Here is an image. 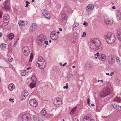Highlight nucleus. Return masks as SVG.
I'll return each instance as SVG.
<instances>
[{
  "label": "nucleus",
  "mask_w": 121,
  "mask_h": 121,
  "mask_svg": "<svg viewBox=\"0 0 121 121\" xmlns=\"http://www.w3.org/2000/svg\"><path fill=\"white\" fill-rule=\"evenodd\" d=\"M90 47L91 49L94 51H97L102 48V46L100 40L95 38L90 40Z\"/></svg>",
  "instance_id": "1"
},
{
  "label": "nucleus",
  "mask_w": 121,
  "mask_h": 121,
  "mask_svg": "<svg viewBox=\"0 0 121 121\" xmlns=\"http://www.w3.org/2000/svg\"><path fill=\"white\" fill-rule=\"evenodd\" d=\"M104 37L108 43L112 44L113 43L115 40V37L114 35L110 33L104 35Z\"/></svg>",
  "instance_id": "2"
},
{
  "label": "nucleus",
  "mask_w": 121,
  "mask_h": 121,
  "mask_svg": "<svg viewBox=\"0 0 121 121\" xmlns=\"http://www.w3.org/2000/svg\"><path fill=\"white\" fill-rule=\"evenodd\" d=\"M46 65V62L44 58L42 56L38 57V61L36 64V65L40 69L44 68Z\"/></svg>",
  "instance_id": "3"
},
{
  "label": "nucleus",
  "mask_w": 121,
  "mask_h": 121,
  "mask_svg": "<svg viewBox=\"0 0 121 121\" xmlns=\"http://www.w3.org/2000/svg\"><path fill=\"white\" fill-rule=\"evenodd\" d=\"M110 90L108 87H104L100 92L99 95L100 97H104L109 95L110 93Z\"/></svg>",
  "instance_id": "4"
},
{
  "label": "nucleus",
  "mask_w": 121,
  "mask_h": 121,
  "mask_svg": "<svg viewBox=\"0 0 121 121\" xmlns=\"http://www.w3.org/2000/svg\"><path fill=\"white\" fill-rule=\"evenodd\" d=\"M46 39L45 36H44L42 35H40L37 37L36 39V40L38 45L41 46L43 45L44 40Z\"/></svg>",
  "instance_id": "5"
},
{
  "label": "nucleus",
  "mask_w": 121,
  "mask_h": 121,
  "mask_svg": "<svg viewBox=\"0 0 121 121\" xmlns=\"http://www.w3.org/2000/svg\"><path fill=\"white\" fill-rule=\"evenodd\" d=\"M30 118V114L28 113H26L22 116V121H29Z\"/></svg>",
  "instance_id": "6"
},
{
  "label": "nucleus",
  "mask_w": 121,
  "mask_h": 121,
  "mask_svg": "<svg viewBox=\"0 0 121 121\" xmlns=\"http://www.w3.org/2000/svg\"><path fill=\"white\" fill-rule=\"evenodd\" d=\"M22 51L23 54L26 56H28L30 53L29 49L27 46H24L23 47Z\"/></svg>",
  "instance_id": "7"
},
{
  "label": "nucleus",
  "mask_w": 121,
  "mask_h": 121,
  "mask_svg": "<svg viewBox=\"0 0 121 121\" xmlns=\"http://www.w3.org/2000/svg\"><path fill=\"white\" fill-rule=\"evenodd\" d=\"M50 35L51 39L54 40H56L58 38V36L56 35V32L55 31H52Z\"/></svg>",
  "instance_id": "8"
},
{
  "label": "nucleus",
  "mask_w": 121,
  "mask_h": 121,
  "mask_svg": "<svg viewBox=\"0 0 121 121\" xmlns=\"http://www.w3.org/2000/svg\"><path fill=\"white\" fill-rule=\"evenodd\" d=\"M61 99L59 97L55 98L54 99L53 102L54 105L56 107H58V105H60V103Z\"/></svg>",
  "instance_id": "9"
},
{
  "label": "nucleus",
  "mask_w": 121,
  "mask_h": 121,
  "mask_svg": "<svg viewBox=\"0 0 121 121\" xmlns=\"http://www.w3.org/2000/svg\"><path fill=\"white\" fill-rule=\"evenodd\" d=\"M29 104L31 106L33 107H36L38 104L37 101L33 99H31L30 101Z\"/></svg>",
  "instance_id": "10"
},
{
  "label": "nucleus",
  "mask_w": 121,
  "mask_h": 121,
  "mask_svg": "<svg viewBox=\"0 0 121 121\" xmlns=\"http://www.w3.org/2000/svg\"><path fill=\"white\" fill-rule=\"evenodd\" d=\"M92 116L90 114L87 115L84 118V121H95L93 119H92Z\"/></svg>",
  "instance_id": "11"
},
{
  "label": "nucleus",
  "mask_w": 121,
  "mask_h": 121,
  "mask_svg": "<svg viewBox=\"0 0 121 121\" xmlns=\"http://www.w3.org/2000/svg\"><path fill=\"white\" fill-rule=\"evenodd\" d=\"M37 27V26L35 23H33L30 26L29 31L31 33H33Z\"/></svg>",
  "instance_id": "12"
},
{
  "label": "nucleus",
  "mask_w": 121,
  "mask_h": 121,
  "mask_svg": "<svg viewBox=\"0 0 121 121\" xmlns=\"http://www.w3.org/2000/svg\"><path fill=\"white\" fill-rule=\"evenodd\" d=\"M28 95V93L27 91L26 90H24L22 92V95L21 97V99L22 100L25 99Z\"/></svg>",
  "instance_id": "13"
},
{
  "label": "nucleus",
  "mask_w": 121,
  "mask_h": 121,
  "mask_svg": "<svg viewBox=\"0 0 121 121\" xmlns=\"http://www.w3.org/2000/svg\"><path fill=\"white\" fill-rule=\"evenodd\" d=\"M114 61V59L113 56L111 55L109 56L108 62L110 64H113Z\"/></svg>",
  "instance_id": "14"
},
{
  "label": "nucleus",
  "mask_w": 121,
  "mask_h": 121,
  "mask_svg": "<svg viewBox=\"0 0 121 121\" xmlns=\"http://www.w3.org/2000/svg\"><path fill=\"white\" fill-rule=\"evenodd\" d=\"M105 23L108 25H110L113 23L112 20L109 19H106L104 21Z\"/></svg>",
  "instance_id": "15"
},
{
  "label": "nucleus",
  "mask_w": 121,
  "mask_h": 121,
  "mask_svg": "<svg viewBox=\"0 0 121 121\" xmlns=\"http://www.w3.org/2000/svg\"><path fill=\"white\" fill-rule=\"evenodd\" d=\"M94 6L93 4L88 5L86 8V9L87 11H90V10L92 9L94 7Z\"/></svg>",
  "instance_id": "16"
},
{
  "label": "nucleus",
  "mask_w": 121,
  "mask_h": 121,
  "mask_svg": "<svg viewBox=\"0 0 121 121\" xmlns=\"http://www.w3.org/2000/svg\"><path fill=\"white\" fill-rule=\"evenodd\" d=\"M98 58L100 60L104 61L106 59L105 55L104 54H101Z\"/></svg>",
  "instance_id": "17"
},
{
  "label": "nucleus",
  "mask_w": 121,
  "mask_h": 121,
  "mask_svg": "<svg viewBox=\"0 0 121 121\" xmlns=\"http://www.w3.org/2000/svg\"><path fill=\"white\" fill-rule=\"evenodd\" d=\"M91 64L89 63H87L85 65V68L87 70H91L92 68Z\"/></svg>",
  "instance_id": "18"
},
{
  "label": "nucleus",
  "mask_w": 121,
  "mask_h": 121,
  "mask_svg": "<svg viewBox=\"0 0 121 121\" xmlns=\"http://www.w3.org/2000/svg\"><path fill=\"white\" fill-rule=\"evenodd\" d=\"M67 19V17L66 14L64 13H63L62 14V16L61 17L60 19L62 21H63L66 20Z\"/></svg>",
  "instance_id": "19"
},
{
  "label": "nucleus",
  "mask_w": 121,
  "mask_h": 121,
  "mask_svg": "<svg viewBox=\"0 0 121 121\" xmlns=\"http://www.w3.org/2000/svg\"><path fill=\"white\" fill-rule=\"evenodd\" d=\"M8 88L9 90L11 91H13L14 88V85L13 83H11L8 86Z\"/></svg>",
  "instance_id": "20"
},
{
  "label": "nucleus",
  "mask_w": 121,
  "mask_h": 121,
  "mask_svg": "<svg viewBox=\"0 0 121 121\" xmlns=\"http://www.w3.org/2000/svg\"><path fill=\"white\" fill-rule=\"evenodd\" d=\"M9 16L8 14H6L4 15L3 17V21H9Z\"/></svg>",
  "instance_id": "21"
},
{
  "label": "nucleus",
  "mask_w": 121,
  "mask_h": 121,
  "mask_svg": "<svg viewBox=\"0 0 121 121\" xmlns=\"http://www.w3.org/2000/svg\"><path fill=\"white\" fill-rule=\"evenodd\" d=\"M79 25V24L77 22L74 23L72 27V29L73 30H75L78 28Z\"/></svg>",
  "instance_id": "22"
},
{
  "label": "nucleus",
  "mask_w": 121,
  "mask_h": 121,
  "mask_svg": "<svg viewBox=\"0 0 121 121\" xmlns=\"http://www.w3.org/2000/svg\"><path fill=\"white\" fill-rule=\"evenodd\" d=\"M31 78L32 81V82H35V83L37 82V79L35 75H33L31 77Z\"/></svg>",
  "instance_id": "23"
},
{
  "label": "nucleus",
  "mask_w": 121,
  "mask_h": 121,
  "mask_svg": "<svg viewBox=\"0 0 121 121\" xmlns=\"http://www.w3.org/2000/svg\"><path fill=\"white\" fill-rule=\"evenodd\" d=\"M117 35L119 40L121 41V33L120 31H117Z\"/></svg>",
  "instance_id": "24"
},
{
  "label": "nucleus",
  "mask_w": 121,
  "mask_h": 121,
  "mask_svg": "<svg viewBox=\"0 0 121 121\" xmlns=\"http://www.w3.org/2000/svg\"><path fill=\"white\" fill-rule=\"evenodd\" d=\"M114 108L117 109L118 111L121 110V107L118 105L115 104Z\"/></svg>",
  "instance_id": "25"
},
{
  "label": "nucleus",
  "mask_w": 121,
  "mask_h": 121,
  "mask_svg": "<svg viewBox=\"0 0 121 121\" xmlns=\"http://www.w3.org/2000/svg\"><path fill=\"white\" fill-rule=\"evenodd\" d=\"M73 37L75 40L77 39L78 38V35L76 32L74 33L73 34Z\"/></svg>",
  "instance_id": "26"
},
{
  "label": "nucleus",
  "mask_w": 121,
  "mask_h": 121,
  "mask_svg": "<svg viewBox=\"0 0 121 121\" xmlns=\"http://www.w3.org/2000/svg\"><path fill=\"white\" fill-rule=\"evenodd\" d=\"M36 83L32 82L30 84V86L31 89L33 88L35 86Z\"/></svg>",
  "instance_id": "27"
},
{
  "label": "nucleus",
  "mask_w": 121,
  "mask_h": 121,
  "mask_svg": "<svg viewBox=\"0 0 121 121\" xmlns=\"http://www.w3.org/2000/svg\"><path fill=\"white\" fill-rule=\"evenodd\" d=\"M14 37V35L13 34L11 33L9 34L8 35V37L10 39H12Z\"/></svg>",
  "instance_id": "28"
},
{
  "label": "nucleus",
  "mask_w": 121,
  "mask_h": 121,
  "mask_svg": "<svg viewBox=\"0 0 121 121\" xmlns=\"http://www.w3.org/2000/svg\"><path fill=\"white\" fill-rule=\"evenodd\" d=\"M18 23L19 25L21 26H24L26 24L23 21H22L21 20H20L18 22Z\"/></svg>",
  "instance_id": "29"
},
{
  "label": "nucleus",
  "mask_w": 121,
  "mask_h": 121,
  "mask_svg": "<svg viewBox=\"0 0 121 121\" xmlns=\"http://www.w3.org/2000/svg\"><path fill=\"white\" fill-rule=\"evenodd\" d=\"M41 114L43 116L45 115L46 114V110L45 109H43L41 111Z\"/></svg>",
  "instance_id": "30"
},
{
  "label": "nucleus",
  "mask_w": 121,
  "mask_h": 121,
  "mask_svg": "<svg viewBox=\"0 0 121 121\" xmlns=\"http://www.w3.org/2000/svg\"><path fill=\"white\" fill-rule=\"evenodd\" d=\"M0 47L3 50L6 48V45L4 43H2L0 45Z\"/></svg>",
  "instance_id": "31"
},
{
  "label": "nucleus",
  "mask_w": 121,
  "mask_h": 121,
  "mask_svg": "<svg viewBox=\"0 0 121 121\" xmlns=\"http://www.w3.org/2000/svg\"><path fill=\"white\" fill-rule=\"evenodd\" d=\"M3 8L5 11H8L9 10V7L6 5L4 6L3 7Z\"/></svg>",
  "instance_id": "32"
},
{
  "label": "nucleus",
  "mask_w": 121,
  "mask_h": 121,
  "mask_svg": "<svg viewBox=\"0 0 121 121\" xmlns=\"http://www.w3.org/2000/svg\"><path fill=\"white\" fill-rule=\"evenodd\" d=\"M33 117L34 121H39L40 120L39 119L38 117L36 115H34Z\"/></svg>",
  "instance_id": "33"
},
{
  "label": "nucleus",
  "mask_w": 121,
  "mask_h": 121,
  "mask_svg": "<svg viewBox=\"0 0 121 121\" xmlns=\"http://www.w3.org/2000/svg\"><path fill=\"white\" fill-rule=\"evenodd\" d=\"M114 100L120 102L121 100V99L119 97H117L114 99Z\"/></svg>",
  "instance_id": "34"
},
{
  "label": "nucleus",
  "mask_w": 121,
  "mask_h": 121,
  "mask_svg": "<svg viewBox=\"0 0 121 121\" xmlns=\"http://www.w3.org/2000/svg\"><path fill=\"white\" fill-rule=\"evenodd\" d=\"M44 16L46 18L48 19H49L50 18V15L49 14V13H48V12Z\"/></svg>",
  "instance_id": "35"
},
{
  "label": "nucleus",
  "mask_w": 121,
  "mask_h": 121,
  "mask_svg": "<svg viewBox=\"0 0 121 121\" xmlns=\"http://www.w3.org/2000/svg\"><path fill=\"white\" fill-rule=\"evenodd\" d=\"M10 111L8 110H6L5 111V116H7L9 114Z\"/></svg>",
  "instance_id": "36"
},
{
  "label": "nucleus",
  "mask_w": 121,
  "mask_h": 121,
  "mask_svg": "<svg viewBox=\"0 0 121 121\" xmlns=\"http://www.w3.org/2000/svg\"><path fill=\"white\" fill-rule=\"evenodd\" d=\"M53 116V115L52 114H47L46 115V117L47 118H51Z\"/></svg>",
  "instance_id": "37"
},
{
  "label": "nucleus",
  "mask_w": 121,
  "mask_h": 121,
  "mask_svg": "<svg viewBox=\"0 0 121 121\" xmlns=\"http://www.w3.org/2000/svg\"><path fill=\"white\" fill-rule=\"evenodd\" d=\"M42 12L43 15H45L47 13H48L47 10L45 9H43L42 10Z\"/></svg>",
  "instance_id": "38"
},
{
  "label": "nucleus",
  "mask_w": 121,
  "mask_h": 121,
  "mask_svg": "<svg viewBox=\"0 0 121 121\" xmlns=\"http://www.w3.org/2000/svg\"><path fill=\"white\" fill-rule=\"evenodd\" d=\"M8 59L9 61L10 62H11L12 61L13 58L10 56L9 55L8 57Z\"/></svg>",
  "instance_id": "39"
},
{
  "label": "nucleus",
  "mask_w": 121,
  "mask_h": 121,
  "mask_svg": "<svg viewBox=\"0 0 121 121\" xmlns=\"http://www.w3.org/2000/svg\"><path fill=\"white\" fill-rule=\"evenodd\" d=\"M77 107H75L70 112V114H72L73 113V112H74V111L76 109H77Z\"/></svg>",
  "instance_id": "40"
},
{
  "label": "nucleus",
  "mask_w": 121,
  "mask_h": 121,
  "mask_svg": "<svg viewBox=\"0 0 121 121\" xmlns=\"http://www.w3.org/2000/svg\"><path fill=\"white\" fill-rule=\"evenodd\" d=\"M116 60L117 63L120 64V60H119V58L118 57H117L116 58Z\"/></svg>",
  "instance_id": "41"
},
{
  "label": "nucleus",
  "mask_w": 121,
  "mask_h": 121,
  "mask_svg": "<svg viewBox=\"0 0 121 121\" xmlns=\"http://www.w3.org/2000/svg\"><path fill=\"white\" fill-rule=\"evenodd\" d=\"M22 75L23 76H25L26 74V70H24L23 71L22 73Z\"/></svg>",
  "instance_id": "42"
},
{
  "label": "nucleus",
  "mask_w": 121,
  "mask_h": 121,
  "mask_svg": "<svg viewBox=\"0 0 121 121\" xmlns=\"http://www.w3.org/2000/svg\"><path fill=\"white\" fill-rule=\"evenodd\" d=\"M4 22V26H7L8 24V22L9 21H3Z\"/></svg>",
  "instance_id": "43"
},
{
  "label": "nucleus",
  "mask_w": 121,
  "mask_h": 121,
  "mask_svg": "<svg viewBox=\"0 0 121 121\" xmlns=\"http://www.w3.org/2000/svg\"><path fill=\"white\" fill-rule=\"evenodd\" d=\"M33 54L32 53H31V54L30 56V61H32V60L33 58Z\"/></svg>",
  "instance_id": "44"
},
{
  "label": "nucleus",
  "mask_w": 121,
  "mask_h": 121,
  "mask_svg": "<svg viewBox=\"0 0 121 121\" xmlns=\"http://www.w3.org/2000/svg\"><path fill=\"white\" fill-rule=\"evenodd\" d=\"M86 33L85 32H83V35H82V37H85L86 36Z\"/></svg>",
  "instance_id": "45"
},
{
  "label": "nucleus",
  "mask_w": 121,
  "mask_h": 121,
  "mask_svg": "<svg viewBox=\"0 0 121 121\" xmlns=\"http://www.w3.org/2000/svg\"><path fill=\"white\" fill-rule=\"evenodd\" d=\"M88 105H90V99L89 98H88L87 99Z\"/></svg>",
  "instance_id": "46"
},
{
  "label": "nucleus",
  "mask_w": 121,
  "mask_h": 121,
  "mask_svg": "<svg viewBox=\"0 0 121 121\" xmlns=\"http://www.w3.org/2000/svg\"><path fill=\"white\" fill-rule=\"evenodd\" d=\"M44 43L45 44L47 45H48V42L47 41H45V40H44V43L43 44H44Z\"/></svg>",
  "instance_id": "47"
},
{
  "label": "nucleus",
  "mask_w": 121,
  "mask_h": 121,
  "mask_svg": "<svg viewBox=\"0 0 121 121\" xmlns=\"http://www.w3.org/2000/svg\"><path fill=\"white\" fill-rule=\"evenodd\" d=\"M83 24L85 26H87L88 24V23L87 22H84Z\"/></svg>",
  "instance_id": "48"
},
{
  "label": "nucleus",
  "mask_w": 121,
  "mask_h": 121,
  "mask_svg": "<svg viewBox=\"0 0 121 121\" xmlns=\"http://www.w3.org/2000/svg\"><path fill=\"white\" fill-rule=\"evenodd\" d=\"M99 53L98 52H97V54H95V56H96V55L97 56V57H98V58L99 57Z\"/></svg>",
  "instance_id": "49"
},
{
  "label": "nucleus",
  "mask_w": 121,
  "mask_h": 121,
  "mask_svg": "<svg viewBox=\"0 0 121 121\" xmlns=\"http://www.w3.org/2000/svg\"><path fill=\"white\" fill-rule=\"evenodd\" d=\"M114 74V73L113 72H111L110 74V76H112Z\"/></svg>",
  "instance_id": "50"
},
{
  "label": "nucleus",
  "mask_w": 121,
  "mask_h": 121,
  "mask_svg": "<svg viewBox=\"0 0 121 121\" xmlns=\"http://www.w3.org/2000/svg\"><path fill=\"white\" fill-rule=\"evenodd\" d=\"M9 101H12V102L13 103L14 102V101L13 100V99L11 98H10L9 99Z\"/></svg>",
  "instance_id": "51"
},
{
  "label": "nucleus",
  "mask_w": 121,
  "mask_h": 121,
  "mask_svg": "<svg viewBox=\"0 0 121 121\" xmlns=\"http://www.w3.org/2000/svg\"><path fill=\"white\" fill-rule=\"evenodd\" d=\"M68 86H64L63 87V88L64 89H65L66 88V89H68Z\"/></svg>",
  "instance_id": "52"
},
{
  "label": "nucleus",
  "mask_w": 121,
  "mask_h": 121,
  "mask_svg": "<svg viewBox=\"0 0 121 121\" xmlns=\"http://www.w3.org/2000/svg\"><path fill=\"white\" fill-rule=\"evenodd\" d=\"M96 94V92H94V97H95V99L96 98V97L95 96V95Z\"/></svg>",
  "instance_id": "53"
},
{
  "label": "nucleus",
  "mask_w": 121,
  "mask_h": 121,
  "mask_svg": "<svg viewBox=\"0 0 121 121\" xmlns=\"http://www.w3.org/2000/svg\"><path fill=\"white\" fill-rule=\"evenodd\" d=\"M73 121H78V120L77 119L75 118L73 120Z\"/></svg>",
  "instance_id": "54"
},
{
  "label": "nucleus",
  "mask_w": 121,
  "mask_h": 121,
  "mask_svg": "<svg viewBox=\"0 0 121 121\" xmlns=\"http://www.w3.org/2000/svg\"><path fill=\"white\" fill-rule=\"evenodd\" d=\"M67 64V63L66 62H65V63L62 66H66Z\"/></svg>",
  "instance_id": "55"
},
{
  "label": "nucleus",
  "mask_w": 121,
  "mask_h": 121,
  "mask_svg": "<svg viewBox=\"0 0 121 121\" xmlns=\"http://www.w3.org/2000/svg\"><path fill=\"white\" fill-rule=\"evenodd\" d=\"M118 12V15L119 16H121V13H120V12L119 11H118L117 12Z\"/></svg>",
  "instance_id": "56"
},
{
  "label": "nucleus",
  "mask_w": 121,
  "mask_h": 121,
  "mask_svg": "<svg viewBox=\"0 0 121 121\" xmlns=\"http://www.w3.org/2000/svg\"><path fill=\"white\" fill-rule=\"evenodd\" d=\"M111 106L114 108L115 107V104H114V105L113 104H111Z\"/></svg>",
  "instance_id": "57"
},
{
  "label": "nucleus",
  "mask_w": 121,
  "mask_h": 121,
  "mask_svg": "<svg viewBox=\"0 0 121 121\" xmlns=\"http://www.w3.org/2000/svg\"><path fill=\"white\" fill-rule=\"evenodd\" d=\"M31 67H29L27 68V70H29V69H31Z\"/></svg>",
  "instance_id": "58"
},
{
  "label": "nucleus",
  "mask_w": 121,
  "mask_h": 121,
  "mask_svg": "<svg viewBox=\"0 0 121 121\" xmlns=\"http://www.w3.org/2000/svg\"><path fill=\"white\" fill-rule=\"evenodd\" d=\"M26 2L27 4H30V3L28 1H26Z\"/></svg>",
  "instance_id": "59"
},
{
  "label": "nucleus",
  "mask_w": 121,
  "mask_h": 121,
  "mask_svg": "<svg viewBox=\"0 0 121 121\" xmlns=\"http://www.w3.org/2000/svg\"><path fill=\"white\" fill-rule=\"evenodd\" d=\"M59 29L60 30V31H62V29H61V28L60 27L59 28Z\"/></svg>",
  "instance_id": "60"
},
{
  "label": "nucleus",
  "mask_w": 121,
  "mask_h": 121,
  "mask_svg": "<svg viewBox=\"0 0 121 121\" xmlns=\"http://www.w3.org/2000/svg\"><path fill=\"white\" fill-rule=\"evenodd\" d=\"M28 6V4H27V3H26V5L25 7H27Z\"/></svg>",
  "instance_id": "61"
},
{
  "label": "nucleus",
  "mask_w": 121,
  "mask_h": 121,
  "mask_svg": "<svg viewBox=\"0 0 121 121\" xmlns=\"http://www.w3.org/2000/svg\"><path fill=\"white\" fill-rule=\"evenodd\" d=\"M2 34L1 33H0V37H1L2 36Z\"/></svg>",
  "instance_id": "62"
},
{
  "label": "nucleus",
  "mask_w": 121,
  "mask_h": 121,
  "mask_svg": "<svg viewBox=\"0 0 121 121\" xmlns=\"http://www.w3.org/2000/svg\"><path fill=\"white\" fill-rule=\"evenodd\" d=\"M112 8L113 9H115L116 8L115 6H112Z\"/></svg>",
  "instance_id": "63"
},
{
  "label": "nucleus",
  "mask_w": 121,
  "mask_h": 121,
  "mask_svg": "<svg viewBox=\"0 0 121 121\" xmlns=\"http://www.w3.org/2000/svg\"><path fill=\"white\" fill-rule=\"evenodd\" d=\"M106 74L107 75H108V76H110V74L108 73H106Z\"/></svg>",
  "instance_id": "64"
}]
</instances>
